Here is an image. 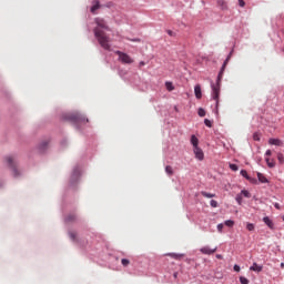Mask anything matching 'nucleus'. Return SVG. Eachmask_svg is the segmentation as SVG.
<instances>
[{"instance_id": "obj_2", "label": "nucleus", "mask_w": 284, "mask_h": 284, "mask_svg": "<svg viewBox=\"0 0 284 284\" xmlns=\"http://www.w3.org/2000/svg\"><path fill=\"white\" fill-rule=\"evenodd\" d=\"M62 121H70L79 132H83L81 125L90 122L88 116L79 111L62 114Z\"/></svg>"}, {"instance_id": "obj_19", "label": "nucleus", "mask_w": 284, "mask_h": 284, "mask_svg": "<svg viewBox=\"0 0 284 284\" xmlns=\"http://www.w3.org/2000/svg\"><path fill=\"white\" fill-rule=\"evenodd\" d=\"M166 256H171V258H175L179 261V258H183V254H178V253H168Z\"/></svg>"}, {"instance_id": "obj_22", "label": "nucleus", "mask_w": 284, "mask_h": 284, "mask_svg": "<svg viewBox=\"0 0 284 284\" xmlns=\"http://www.w3.org/2000/svg\"><path fill=\"white\" fill-rule=\"evenodd\" d=\"M240 194H241V196H244L245 199L252 197V194L247 190H242Z\"/></svg>"}, {"instance_id": "obj_14", "label": "nucleus", "mask_w": 284, "mask_h": 284, "mask_svg": "<svg viewBox=\"0 0 284 284\" xmlns=\"http://www.w3.org/2000/svg\"><path fill=\"white\" fill-rule=\"evenodd\" d=\"M202 254H214L216 252V248H210V246H204L200 250Z\"/></svg>"}, {"instance_id": "obj_21", "label": "nucleus", "mask_w": 284, "mask_h": 284, "mask_svg": "<svg viewBox=\"0 0 284 284\" xmlns=\"http://www.w3.org/2000/svg\"><path fill=\"white\" fill-rule=\"evenodd\" d=\"M265 161L268 168H276V163L274 162V160L271 161L270 158H265Z\"/></svg>"}, {"instance_id": "obj_20", "label": "nucleus", "mask_w": 284, "mask_h": 284, "mask_svg": "<svg viewBox=\"0 0 284 284\" xmlns=\"http://www.w3.org/2000/svg\"><path fill=\"white\" fill-rule=\"evenodd\" d=\"M201 194H202V196H204V199H214V196H216V194L207 193L205 191H202Z\"/></svg>"}, {"instance_id": "obj_53", "label": "nucleus", "mask_w": 284, "mask_h": 284, "mask_svg": "<svg viewBox=\"0 0 284 284\" xmlns=\"http://www.w3.org/2000/svg\"><path fill=\"white\" fill-rule=\"evenodd\" d=\"M282 220L284 221V215L282 216Z\"/></svg>"}, {"instance_id": "obj_28", "label": "nucleus", "mask_w": 284, "mask_h": 284, "mask_svg": "<svg viewBox=\"0 0 284 284\" xmlns=\"http://www.w3.org/2000/svg\"><path fill=\"white\" fill-rule=\"evenodd\" d=\"M255 225H254V223H247L246 224V230L248 231V232H254V230H255Z\"/></svg>"}, {"instance_id": "obj_45", "label": "nucleus", "mask_w": 284, "mask_h": 284, "mask_svg": "<svg viewBox=\"0 0 284 284\" xmlns=\"http://www.w3.org/2000/svg\"><path fill=\"white\" fill-rule=\"evenodd\" d=\"M233 270H234V272H241V266H239V265L235 264V265L233 266Z\"/></svg>"}, {"instance_id": "obj_26", "label": "nucleus", "mask_w": 284, "mask_h": 284, "mask_svg": "<svg viewBox=\"0 0 284 284\" xmlns=\"http://www.w3.org/2000/svg\"><path fill=\"white\" fill-rule=\"evenodd\" d=\"M69 239H71L73 243H77V234L74 232L69 231Z\"/></svg>"}, {"instance_id": "obj_7", "label": "nucleus", "mask_w": 284, "mask_h": 284, "mask_svg": "<svg viewBox=\"0 0 284 284\" xmlns=\"http://www.w3.org/2000/svg\"><path fill=\"white\" fill-rule=\"evenodd\" d=\"M115 54L119 55V61H121V63H128V64L134 63V60H132V58L128 53L116 51Z\"/></svg>"}, {"instance_id": "obj_23", "label": "nucleus", "mask_w": 284, "mask_h": 284, "mask_svg": "<svg viewBox=\"0 0 284 284\" xmlns=\"http://www.w3.org/2000/svg\"><path fill=\"white\" fill-rule=\"evenodd\" d=\"M217 6H220V8H222V10L227 9V3L224 0H217Z\"/></svg>"}, {"instance_id": "obj_13", "label": "nucleus", "mask_w": 284, "mask_h": 284, "mask_svg": "<svg viewBox=\"0 0 284 284\" xmlns=\"http://www.w3.org/2000/svg\"><path fill=\"white\" fill-rule=\"evenodd\" d=\"M194 93H195V99H202L203 93L201 91V85L200 84L194 87Z\"/></svg>"}, {"instance_id": "obj_37", "label": "nucleus", "mask_w": 284, "mask_h": 284, "mask_svg": "<svg viewBox=\"0 0 284 284\" xmlns=\"http://www.w3.org/2000/svg\"><path fill=\"white\" fill-rule=\"evenodd\" d=\"M204 124L206 125V128H212V121H210L209 119L204 120Z\"/></svg>"}, {"instance_id": "obj_27", "label": "nucleus", "mask_w": 284, "mask_h": 284, "mask_svg": "<svg viewBox=\"0 0 284 284\" xmlns=\"http://www.w3.org/2000/svg\"><path fill=\"white\" fill-rule=\"evenodd\" d=\"M277 161L280 165L284 164V154L283 153H277Z\"/></svg>"}, {"instance_id": "obj_43", "label": "nucleus", "mask_w": 284, "mask_h": 284, "mask_svg": "<svg viewBox=\"0 0 284 284\" xmlns=\"http://www.w3.org/2000/svg\"><path fill=\"white\" fill-rule=\"evenodd\" d=\"M169 37H176V33L172 32V30H166Z\"/></svg>"}, {"instance_id": "obj_54", "label": "nucleus", "mask_w": 284, "mask_h": 284, "mask_svg": "<svg viewBox=\"0 0 284 284\" xmlns=\"http://www.w3.org/2000/svg\"><path fill=\"white\" fill-rule=\"evenodd\" d=\"M282 266L284 265V263L281 264Z\"/></svg>"}, {"instance_id": "obj_4", "label": "nucleus", "mask_w": 284, "mask_h": 284, "mask_svg": "<svg viewBox=\"0 0 284 284\" xmlns=\"http://www.w3.org/2000/svg\"><path fill=\"white\" fill-rule=\"evenodd\" d=\"M80 179H81V166L75 165L71 173L70 186L74 187V185L79 183Z\"/></svg>"}, {"instance_id": "obj_18", "label": "nucleus", "mask_w": 284, "mask_h": 284, "mask_svg": "<svg viewBox=\"0 0 284 284\" xmlns=\"http://www.w3.org/2000/svg\"><path fill=\"white\" fill-rule=\"evenodd\" d=\"M268 143H270V145H277V146H281V140L280 139H274V138H271L270 140H268Z\"/></svg>"}, {"instance_id": "obj_50", "label": "nucleus", "mask_w": 284, "mask_h": 284, "mask_svg": "<svg viewBox=\"0 0 284 284\" xmlns=\"http://www.w3.org/2000/svg\"><path fill=\"white\" fill-rule=\"evenodd\" d=\"M0 187H3V181L0 180Z\"/></svg>"}, {"instance_id": "obj_41", "label": "nucleus", "mask_w": 284, "mask_h": 284, "mask_svg": "<svg viewBox=\"0 0 284 284\" xmlns=\"http://www.w3.org/2000/svg\"><path fill=\"white\" fill-rule=\"evenodd\" d=\"M114 6L113 2H106L105 4L102 6V8H112Z\"/></svg>"}, {"instance_id": "obj_30", "label": "nucleus", "mask_w": 284, "mask_h": 284, "mask_svg": "<svg viewBox=\"0 0 284 284\" xmlns=\"http://www.w3.org/2000/svg\"><path fill=\"white\" fill-rule=\"evenodd\" d=\"M240 174H241V176H243L244 179H246V181H247V179H250V174H247V171H246V170H241Z\"/></svg>"}, {"instance_id": "obj_31", "label": "nucleus", "mask_w": 284, "mask_h": 284, "mask_svg": "<svg viewBox=\"0 0 284 284\" xmlns=\"http://www.w3.org/2000/svg\"><path fill=\"white\" fill-rule=\"evenodd\" d=\"M224 225H226V227H234V221H232V220H226V221L224 222Z\"/></svg>"}, {"instance_id": "obj_49", "label": "nucleus", "mask_w": 284, "mask_h": 284, "mask_svg": "<svg viewBox=\"0 0 284 284\" xmlns=\"http://www.w3.org/2000/svg\"><path fill=\"white\" fill-rule=\"evenodd\" d=\"M65 143H68L67 140H62V141H61V145H65Z\"/></svg>"}, {"instance_id": "obj_9", "label": "nucleus", "mask_w": 284, "mask_h": 284, "mask_svg": "<svg viewBox=\"0 0 284 284\" xmlns=\"http://www.w3.org/2000/svg\"><path fill=\"white\" fill-rule=\"evenodd\" d=\"M38 152L40 154H45V152H48V141H42L39 145H38Z\"/></svg>"}, {"instance_id": "obj_16", "label": "nucleus", "mask_w": 284, "mask_h": 284, "mask_svg": "<svg viewBox=\"0 0 284 284\" xmlns=\"http://www.w3.org/2000/svg\"><path fill=\"white\" fill-rule=\"evenodd\" d=\"M257 179H258L260 183H270L267 178H265V175H263V173H261V172H257Z\"/></svg>"}, {"instance_id": "obj_24", "label": "nucleus", "mask_w": 284, "mask_h": 284, "mask_svg": "<svg viewBox=\"0 0 284 284\" xmlns=\"http://www.w3.org/2000/svg\"><path fill=\"white\" fill-rule=\"evenodd\" d=\"M165 88L169 92L174 90V84L172 82H165Z\"/></svg>"}, {"instance_id": "obj_34", "label": "nucleus", "mask_w": 284, "mask_h": 284, "mask_svg": "<svg viewBox=\"0 0 284 284\" xmlns=\"http://www.w3.org/2000/svg\"><path fill=\"white\" fill-rule=\"evenodd\" d=\"M230 170L233 172H239V165L237 164H230Z\"/></svg>"}, {"instance_id": "obj_12", "label": "nucleus", "mask_w": 284, "mask_h": 284, "mask_svg": "<svg viewBox=\"0 0 284 284\" xmlns=\"http://www.w3.org/2000/svg\"><path fill=\"white\" fill-rule=\"evenodd\" d=\"M263 223H265V225H267L270 230H274V222L272 221V219H270V216H264Z\"/></svg>"}, {"instance_id": "obj_46", "label": "nucleus", "mask_w": 284, "mask_h": 284, "mask_svg": "<svg viewBox=\"0 0 284 284\" xmlns=\"http://www.w3.org/2000/svg\"><path fill=\"white\" fill-rule=\"evenodd\" d=\"M273 205L276 210H281V204H278V202H275Z\"/></svg>"}, {"instance_id": "obj_10", "label": "nucleus", "mask_w": 284, "mask_h": 284, "mask_svg": "<svg viewBox=\"0 0 284 284\" xmlns=\"http://www.w3.org/2000/svg\"><path fill=\"white\" fill-rule=\"evenodd\" d=\"M101 8V2H99V0H93L92 1V7L90 8V12L92 14L97 13V10H99Z\"/></svg>"}, {"instance_id": "obj_33", "label": "nucleus", "mask_w": 284, "mask_h": 284, "mask_svg": "<svg viewBox=\"0 0 284 284\" xmlns=\"http://www.w3.org/2000/svg\"><path fill=\"white\" fill-rule=\"evenodd\" d=\"M121 263H122L123 267H128V265H130V260H128V258H122V260H121Z\"/></svg>"}, {"instance_id": "obj_15", "label": "nucleus", "mask_w": 284, "mask_h": 284, "mask_svg": "<svg viewBox=\"0 0 284 284\" xmlns=\"http://www.w3.org/2000/svg\"><path fill=\"white\" fill-rule=\"evenodd\" d=\"M77 221V215L74 214H69L68 216L64 217V223H72Z\"/></svg>"}, {"instance_id": "obj_40", "label": "nucleus", "mask_w": 284, "mask_h": 284, "mask_svg": "<svg viewBox=\"0 0 284 284\" xmlns=\"http://www.w3.org/2000/svg\"><path fill=\"white\" fill-rule=\"evenodd\" d=\"M230 57H232V53H230V54L227 55V58L224 60V62H223L222 65L227 67V63L230 62Z\"/></svg>"}, {"instance_id": "obj_52", "label": "nucleus", "mask_w": 284, "mask_h": 284, "mask_svg": "<svg viewBox=\"0 0 284 284\" xmlns=\"http://www.w3.org/2000/svg\"><path fill=\"white\" fill-rule=\"evenodd\" d=\"M217 256V258H221L222 256L221 255H216Z\"/></svg>"}, {"instance_id": "obj_17", "label": "nucleus", "mask_w": 284, "mask_h": 284, "mask_svg": "<svg viewBox=\"0 0 284 284\" xmlns=\"http://www.w3.org/2000/svg\"><path fill=\"white\" fill-rule=\"evenodd\" d=\"M191 144L194 148H199V138H196V135H191Z\"/></svg>"}, {"instance_id": "obj_29", "label": "nucleus", "mask_w": 284, "mask_h": 284, "mask_svg": "<svg viewBox=\"0 0 284 284\" xmlns=\"http://www.w3.org/2000/svg\"><path fill=\"white\" fill-rule=\"evenodd\" d=\"M165 172L169 174V176H172L174 174V171L172 170V166L168 165L165 166Z\"/></svg>"}, {"instance_id": "obj_36", "label": "nucleus", "mask_w": 284, "mask_h": 284, "mask_svg": "<svg viewBox=\"0 0 284 284\" xmlns=\"http://www.w3.org/2000/svg\"><path fill=\"white\" fill-rule=\"evenodd\" d=\"M197 114H199V116H205V109L200 108V109L197 110Z\"/></svg>"}, {"instance_id": "obj_8", "label": "nucleus", "mask_w": 284, "mask_h": 284, "mask_svg": "<svg viewBox=\"0 0 284 284\" xmlns=\"http://www.w3.org/2000/svg\"><path fill=\"white\" fill-rule=\"evenodd\" d=\"M193 152L195 154V159H197V161H203V159H205V154L203 153V149L195 146L193 148Z\"/></svg>"}, {"instance_id": "obj_5", "label": "nucleus", "mask_w": 284, "mask_h": 284, "mask_svg": "<svg viewBox=\"0 0 284 284\" xmlns=\"http://www.w3.org/2000/svg\"><path fill=\"white\" fill-rule=\"evenodd\" d=\"M211 97L213 101H215V108L213 109V112L216 116H219V97H221V91H219V87H213Z\"/></svg>"}, {"instance_id": "obj_3", "label": "nucleus", "mask_w": 284, "mask_h": 284, "mask_svg": "<svg viewBox=\"0 0 284 284\" xmlns=\"http://www.w3.org/2000/svg\"><path fill=\"white\" fill-rule=\"evenodd\" d=\"M6 161H7V165H8V168L11 170V172H12V176H13V179H19V178H21V171H19V169H18V165H19V161L14 158V156H12V155H8L7 158H6Z\"/></svg>"}, {"instance_id": "obj_35", "label": "nucleus", "mask_w": 284, "mask_h": 284, "mask_svg": "<svg viewBox=\"0 0 284 284\" xmlns=\"http://www.w3.org/2000/svg\"><path fill=\"white\" fill-rule=\"evenodd\" d=\"M210 205L211 207H219V202L216 200H211Z\"/></svg>"}, {"instance_id": "obj_48", "label": "nucleus", "mask_w": 284, "mask_h": 284, "mask_svg": "<svg viewBox=\"0 0 284 284\" xmlns=\"http://www.w3.org/2000/svg\"><path fill=\"white\" fill-rule=\"evenodd\" d=\"M143 65H145V61H140L139 68H143Z\"/></svg>"}, {"instance_id": "obj_25", "label": "nucleus", "mask_w": 284, "mask_h": 284, "mask_svg": "<svg viewBox=\"0 0 284 284\" xmlns=\"http://www.w3.org/2000/svg\"><path fill=\"white\" fill-rule=\"evenodd\" d=\"M235 201H236L237 205H242V203H243V195H241V193H239L235 196Z\"/></svg>"}, {"instance_id": "obj_47", "label": "nucleus", "mask_w": 284, "mask_h": 284, "mask_svg": "<svg viewBox=\"0 0 284 284\" xmlns=\"http://www.w3.org/2000/svg\"><path fill=\"white\" fill-rule=\"evenodd\" d=\"M265 156H272V150H266Z\"/></svg>"}, {"instance_id": "obj_39", "label": "nucleus", "mask_w": 284, "mask_h": 284, "mask_svg": "<svg viewBox=\"0 0 284 284\" xmlns=\"http://www.w3.org/2000/svg\"><path fill=\"white\" fill-rule=\"evenodd\" d=\"M223 227H225V224H223V223H220V224H217V232H223Z\"/></svg>"}, {"instance_id": "obj_11", "label": "nucleus", "mask_w": 284, "mask_h": 284, "mask_svg": "<svg viewBox=\"0 0 284 284\" xmlns=\"http://www.w3.org/2000/svg\"><path fill=\"white\" fill-rule=\"evenodd\" d=\"M251 272H256L257 274L263 272V265H258L256 262L253 263L252 266H250Z\"/></svg>"}, {"instance_id": "obj_38", "label": "nucleus", "mask_w": 284, "mask_h": 284, "mask_svg": "<svg viewBox=\"0 0 284 284\" xmlns=\"http://www.w3.org/2000/svg\"><path fill=\"white\" fill-rule=\"evenodd\" d=\"M247 181H250V183H253V184L258 183V181L255 178H252V176L247 178Z\"/></svg>"}, {"instance_id": "obj_6", "label": "nucleus", "mask_w": 284, "mask_h": 284, "mask_svg": "<svg viewBox=\"0 0 284 284\" xmlns=\"http://www.w3.org/2000/svg\"><path fill=\"white\" fill-rule=\"evenodd\" d=\"M225 68H227V67L222 64L220 72L217 74L216 82L214 83L213 81H211V90H214V88H217V90L221 91V81H223V74L225 72Z\"/></svg>"}, {"instance_id": "obj_44", "label": "nucleus", "mask_w": 284, "mask_h": 284, "mask_svg": "<svg viewBox=\"0 0 284 284\" xmlns=\"http://www.w3.org/2000/svg\"><path fill=\"white\" fill-rule=\"evenodd\" d=\"M253 139H254L255 141H261V138L258 136V133H254V134H253Z\"/></svg>"}, {"instance_id": "obj_51", "label": "nucleus", "mask_w": 284, "mask_h": 284, "mask_svg": "<svg viewBox=\"0 0 284 284\" xmlns=\"http://www.w3.org/2000/svg\"><path fill=\"white\" fill-rule=\"evenodd\" d=\"M176 276H178V273H174V278H176Z\"/></svg>"}, {"instance_id": "obj_1", "label": "nucleus", "mask_w": 284, "mask_h": 284, "mask_svg": "<svg viewBox=\"0 0 284 284\" xmlns=\"http://www.w3.org/2000/svg\"><path fill=\"white\" fill-rule=\"evenodd\" d=\"M94 21L97 27L93 29V33L97 41L99 42L101 48H103V50L110 51V38L108 37V34H105V31H103L106 30V32H110V27L108 26V22L103 18H95Z\"/></svg>"}, {"instance_id": "obj_42", "label": "nucleus", "mask_w": 284, "mask_h": 284, "mask_svg": "<svg viewBox=\"0 0 284 284\" xmlns=\"http://www.w3.org/2000/svg\"><path fill=\"white\" fill-rule=\"evenodd\" d=\"M239 6H240V8H245V1L244 0H239Z\"/></svg>"}, {"instance_id": "obj_32", "label": "nucleus", "mask_w": 284, "mask_h": 284, "mask_svg": "<svg viewBox=\"0 0 284 284\" xmlns=\"http://www.w3.org/2000/svg\"><path fill=\"white\" fill-rule=\"evenodd\" d=\"M240 283L241 284H250V280H247V277H245V276H240Z\"/></svg>"}]
</instances>
